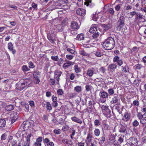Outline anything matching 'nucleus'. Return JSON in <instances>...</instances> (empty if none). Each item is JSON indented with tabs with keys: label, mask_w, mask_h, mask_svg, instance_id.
Instances as JSON below:
<instances>
[{
	"label": "nucleus",
	"mask_w": 146,
	"mask_h": 146,
	"mask_svg": "<svg viewBox=\"0 0 146 146\" xmlns=\"http://www.w3.org/2000/svg\"><path fill=\"white\" fill-rule=\"evenodd\" d=\"M102 45L105 49L108 50H111L115 46V43L114 40L112 38L109 37L105 40Z\"/></svg>",
	"instance_id": "nucleus-1"
},
{
	"label": "nucleus",
	"mask_w": 146,
	"mask_h": 146,
	"mask_svg": "<svg viewBox=\"0 0 146 146\" xmlns=\"http://www.w3.org/2000/svg\"><path fill=\"white\" fill-rule=\"evenodd\" d=\"M99 96L100 98L101 102L103 103H105L106 101V99L108 98V94L105 91L100 92Z\"/></svg>",
	"instance_id": "nucleus-2"
},
{
	"label": "nucleus",
	"mask_w": 146,
	"mask_h": 146,
	"mask_svg": "<svg viewBox=\"0 0 146 146\" xmlns=\"http://www.w3.org/2000/svg\"><path fill=\"white\" fill-rule=\"evenodd\" d=\"M98 72V69L95 67L89 68L87 70V74L90 77H92L94 74H96Z\"/></svg>",
	"instance_id": "nucleus-3"
},
{
	"label": "nucleus",
	"mask_w": 146,
	"mask_h": 146,
	"mask_svg": "<svg viewBox=\"0 0 146 146\" xmlns=\"http://www.w3.org/2000/svg\"><path fill=\"white\" fill-rule=\"evenodd\" d=\"M127 143L129 146H136L137 144V139L133 137H131L128 139Z\"/></svg>",
	"instance_id": "nucleus-4"
},
{
	"label": "nucleus",
	"mask_w": 146,
	"mask_h": 146,
	"mask_svg": "<svg viewBox=\"0 0 146 146\" xmlns=\"http://www.w3.org/2000/svg\"><path fill=\"white\" fill-rule=\"evenodd\" d=\"M28 85V83L25 81L21 83H19L16 85V88L17 89L20 90H22Z\"/></svg>",
	"instance_id": "nucleus-5"
},
{
	"label": "nucleus",
	"mask_w": 146,
	"mask_h": 146,
	"mask_svg": "<svg viewBox=\"0 0 146 146\" xmlns=\"http://www.w3.org/2000/svg\"><path fill=\"white\" fill-rule=\"evenodd\" d=\"M62 74L61 71L58 70H56L54 72V78L56 80V82L58 84L59 81V79L60 77V76Z\"/></svg>",
	"instance_id": "nucleus-6"
},
{
	"label": "nucleus",
	"mask_w": 146,
	"mask_h": 146,
	"mask_svg": "<svg viewBox=\"0 0 146 146\" xmlns=\"http://www.w3.org/2000/svg\"><path fill=\"white\" fill-rule=\"evenodd\" d=\"M11 118L12 122H14L18 118V114L16 112H13L11 115Z\"/></svg>",
	"instance_id": "nucleus-7"
},
{
	"label": "nucleus",
	"mask_w": 146,
	"mask_h": 146,
	"mask_svg": "<svg viewBox=\"0 0 146 146\" xmlns=\"http://www.w3.org/2000/svg\"><path fill=\"white\" fill-rule=\"evenodd\" d=\"M118 130L119 132L121 133H127L126 127L122 124L119 125Z\"/></svg>",
	"instance_id": "nucleus-8"
},
{
	"label": "nucleus",
	"mask_w": 146,
	"mask_h": 146,
	"mask_svg": "<svg viewBox=\"0 0 146 146\" xmlns=\"http://www.w3.org/2000/svg\"><path fill=\"white\" fill-rule=\"evenodd\" d=\"M74 64V62L69 61H68L67 62L64 63L63 65V67L65 69L69 67L71 65H73Z\"/></svg>",
	"instance_id": "nucleus-9"
},
{
	"label": "nucleus",
	"mask_w": 146,
	"mask_h": 146,
	"mask_svg": "<svg viewBox=\"0 0 146 146\" xmlns=\"http://www.w3.org/2000/svg\"><path fill=\"white\" fill-rule=\"evenodd\" d=\"M76 13L79 15H83L86 14V10L83 9L79 8L77 10Z\"/></svg>",
	"instance_id": "nucleus-10"
},
{
	"label": "nucleus",
	"mask_w": 146,
	"mask_h": 146,
	"mask_svg": "<svg viewBox=\"0 0 146 146\" xmlns=\"http://www.w3.org/2000/svg\"><path fill=\"white\" fill-rule=\"evenodd\" d=\"M79 54L83 56H86V58L90 57V54L86 52L84 50L81 49L79 51Z\"/></svg>",
	"instance_id": "nucleus-11"
},
{
	"label": "nucleus",
	"mask_w": 146,
	"mask_h": 146,
	"mask_svg": "<svg viewBox=\"0 0 146 146\" xmlns=\"http://www.w3.org/2000/svg\"><path fill=\"white\" fill-rule=\"evenodd\" d=\"M71 28L74 30L77 29L79 26L78 23L76 22H72L71 23Z\"/></svg>",
	"instance_id": "nucleus-12"
},
{
	"label": "nucleus",
	"mask_w": 146,
	"mask_h": 146,
	"mask_svg": "<svg viewBox=\"0 0 146 146\" xmlns=\"http://www.w3.org/2000/svg\"><path fill=\"white\" fill-rule=\"evenodd\" d=\"M137 19L141 21L144 22L145 21V17L141 13H137Z\"/></svg>",
	"instance_id": "nucleus-13"
},
{
	"label": "nucleus",
	"mask_w": 146,
	"mask_h": 146,
	"mask_svg": "<svg viewBox=\"0 0 146 146\" xmlns=\"http://www.w3.org/2000/svg\"><path fill=\"white\" fill-rule=\"evenodd\" d=\"M103 113L104 115L107 118H110L111 116V111L109 109L103 112Z\"/></svg>",
	"instance_id": "nucleus-14"
},
{
	"label": "nucleus",
	"mask_w": 146,
	"mask_h": 146,
	"mask_svg": "<svg viewBox=\"0 0 146 146\" xmlns=\"http://www.w3.org/2000/svg\"><path fill=\"white\" fill-rule=\"evenodd\" d=\"M71 119L72 121L74 122L80 124H82V121L76 117H71Z\"/></svg>",
	"instance_id": "nucleus-15"
},
{
	"label": "nucleus",
	"mask_w": 146,
	"mask_h": 146,
	"mask_svg": "<svg viewBox=\"0 0 146 146\" xmlns=\"http://www.w3.org/2000/svg\"><path fill=\"white\" fill-rule=\"evenodd\" d=\"M24 128L25 129H27L31 127L30 122L28 121H26L24 122Z\"/></svg>",
	"instance_id": "nucleus-16"
},
{
	"label": "nucleus",
	"mask_w": 146,
	"mask_h": 146,
	"mask_svg": "<svg viewBox=\"0 0 146 146\" xmlns=\"http://www.w3.org/2000/svg\"><path fill=\"white\" fill-rule=\"evenodd\" d=\"M117 67V66L116 64H111L109 65L108 67V70H114Z\"/></svg>",
	"instance_id": "nucleus-17"
},
{
	"label": "nucleus",
	"mask_w": 146,
	"mask_h": 146,
	"mask_svg": "<svg viewBox=\"0 0 146 146\" xmlns=\"http://www.w3.org/2000/svg\"><path fill=\"white\" fill-rule=\"evenodd\" d=\"M89 31L91 33H94L97 31V28L96 25H94L90 28Z\"/></svg>",
	"instance_id": "nucleus-18"
},
{
	"label": "nucleus",
	"mask_w": 146,
	"mask_h": 146,
	"mask_svg": "<svg viewBox=\"0 0 146 146\" xmlns=\"http://www.w3.org/2000/svg\"><path fill=\"white\" fill-rule=\"evenodd\" d=\"M125 18L124 17L121 16L118 21V23L120 25H123L124 24Z\"/></svg>",
	"instance_id": "nucleus-19"
},
{
	"label": "nucleus",
	"mask_w": 146,
	"mask_h": 146,
	"mask_svg": "<svg viewBox=\"0 0 146 146\" xmlns=\"http://www.w3.org/2000/svg\"><path fill=\"white\" fill-rule=\"evenodd\" d=\"M14 109L13 106L12 105L7 106L5 108V110L7 111H10Z\"/></svg>",
	"instance_id": "nucleus-20"
},
{
	"label": "nucleus",
	"mask_w": 146,
	"mask_h": 146,
	"mask_svg": "<svg viewBox=\"0 0 146 146\" xmlns=\"http://www.w3.org/2000/svg\"><path fill=\"white\" fill-rule=\"evenodd\" d=\"M74 69L76 73H79L81 71V69L77 65H75L74 66Z\"/></svg>",
	"instance_id": "nucleus-21"
},
{
	"label": "nucleus",
	"mask_w": 146,
	"mask_h": 146,
	"mask_svg": "<svg viewBox=\"0 0 146 146\" xmlns=\"http://www.w3.org/2000/svg\"><path fill=\"white\" fill-rule=\"evenodd\" d=\"M119 100L117 96H114L112 98V100L111 102L112 104H115L118 102Z\"/></svg>",
	"instance_id": "nucleus-22"
},
{
	"label": "nucleus",
	"mask_w": 146,
	"mask_h": 146,
	"mask_svg": "<svg viewBox=\"0 0 146 146\" xmlns=\"http://www.w3.org/2000/svg\"><path fill=\"white\" fill-rule=\"evenodd\" d=\"M124 117L126 119V121L129 120L130 118L131 114L130 113L125 112L124 115Z\"/></svg>",
	"instance_id": "nucleus-23"
},
{
	"label": "nucleus",
	"mask_w": 146,
	"mask_h": 146,
	"mask_svg": "<svg viewBox=\"0 0 146 146\" xmlns=\"http://www.w3.org/2000/svg\"><path fill=\"white\" fill-rule=\"evenodd\" d=\"M6 121L4 119H0V127H3L6 125Z\"/></svg>",
	"instance_id": "nucleus-24"
},
{
	"label": "nucleus",
	"mask_w": 146,
	"mask_h": 146,
	"mask_svg": "<svg viewBox=\"0 0 146 146\" xmlns=\"http://www.w3.org/2000/svg\"><path fill=\"white\" fill-rule=\"evenodd\" d=\"M77 39L79 40H83L84 39V36L83 34L81 33L78 35L76 37Z\"/></svg>",
	"instance_id": "nucleus-25"
},
{
	"label": "nucleus",
	"mask_w": 146,
	"mask_h": 146,
	"mask_svg": "<svg viewBox=\"0 0 146 146\" xmlns=\"http://www.w3.org/2000/svg\"><path fill=\"white\" fill-rule=\"evenodd\" d=\"M94 54L98 57H101L102 55V53L100 50H98L94 52Z\"/></svg>",
	"instance_id": "nucleus-26"
},
{
	"label": "nucleus",
	"mask_w": 146,
	"mask_h": 146,
	"mask_svg": "<svg viewBox=\"0 0 146 146\" xmlns=\"http://www.w3.org/2000/svg\"><path fill=\"white\" fill-rule=\"evenodd\" d=\"M91 17L92 18V20L95 21H97L98 18V15L95 13V14H93L91 15Z\"/></svg>",
	"instance_id": "nucleus-27"
},
{
	"label": "nucleus",
	"mask_w": 146,
	"mask_h": 146,
	"mask_svg": "<svg viewBox=\"0 0 146 146\" xmlns=\"http://www.w3.org/2000/svg\"><path fill=\"white\" fill-rule=\"evenodd\" d=\"M74 90L78 93H79L82 91V88L80 86H77L74 88Z\"/></svg>",
	"instance_id": "nucleus-28"
},
{
	"label": "nucleus",
	"mask_w": 146,
	"mask_h": 146,
	"mask_svg": "<svg viewBox=\"0 0 146 146\" xmlns=\"http://www.w3.org/2000/svg\"><path fill=\"white\" fill-rule=\"evenodd\" d=\"M101 108L102 109V113L105 111H106L108 109H109L108 108V106L106 105H102L101 106Z\"/></svg>",
	"instance_id": "nucleus-29"
},
{
	"label": "nucleus",
	"mask_w": 146,
	"mask_h": 146,
	"mask_svg": "<svg viewBox=\"0 0 146 146\" xmlns=\"http://www.w3.org/2000/svg\"><path fill=\"white\" fill-rule=\"evenodd\" d=\"M94 135L98 137L100 135V131L98 129H96L94 131Z\"/></svg>",
	"instance_id": "nucleus-30"
},
{
	"label": "nucleus",
	"mask_w": 146,
	"mask_h": 146,
	"mask_svg": "<svg viewBox=\"0 0 146 146\" xmlns=\"http://www.w3.org/2000/svg\"><path fill=\"white\" fill-rule=\"evenodd\" d=\"M22 69L23 72H26L30 70V69L26 65H23L22 67Z\"/></svg>",
	"instance_id": "nucleus-31"
},
{
	"label": "nucleus",
	"mask_w": 146,
	"mask_h": 146,
	"mask_svg": "<svg viewBox=\"0 0 146 146\" xmlns=\"http://www.w3.org/2000/svg\"><path fill=\"white\" fill-rule=\"evenodd\" d=\"M74 57L73 54H67L66 55V58L68 60H72Z\"/></svg>",
	"instance_id": "nucleus-32"
},
{
	"label": "nucleus",
	"mask_w": 146,
	"mask_h": 146,
	"mask_svg": "<svg viewBox=\"0 0 146 146\" xmlns=\"http://www.w3.org/2000/svg\"><path fill=\"white\" fill-rule=\"evenodd\" d=\"M122 70L123 71L125 72H127L129 71V69L128 67L127 66H125V67L123 66H121Z\"/></svg>",
	"instance_id": "nucleus-33"
},
{
	"label": "nucleus",
	"mask_w": 146,
	"mask_h": 146,
	"mask_svg": "<svg viewBox=\"0 0 146 146\" xmlns=\"http://www.w3.org/2000/svg\"><path fill=\"white\" fill-rule=\"evenodd\" d=\"M66 50L67 51L69 52L70 53L73 54V55H75L76 54V52L72 49L69 48H67Z\"/></svg>",
	"instance_id": "nucleus-34"
},
{
	"label": "nucleus",
	"mask_w": 146,
	"mask_h": 146,
	"mask_svg": "<svg viewBox=\"0 0 146 146\" xmlns=\"http://www.w3.org/2000/svg\"><path fill=\"white\" fill-rule=\"evenodd\" d=\"M46 108L49 110H51L52 109L51 105L49 102H46Z\"/></svg>",
	"instance_id": "nucleus-35"
},
{
	"label": "nucleus",
	"mask_w": 146,
	"mask_h": 146,
	"mask_svg": "<svg viewBox=\"0 0 146 146\" xmlns=\"http://www.w3.org/2000/svg\"><path fill=\"white\" fill-rule=\"evenodd\" d=\"M92 138V135L90 133H89L88 134L86 139L88 140V141L90 142L91 141Z\"/></svg>",
	"instance_id": "nucleus-36"
},
{
	"label": "nucleus",
	"mask_w": 146,
	"mask_h": 146,
	"mask_svg": "<svg viewBox=\"0 0 146 146\" xmlns=\"http://www.w3.org/2000/svg\"><path fill=\"white\" fill-rule=\"evenodd\" d=\"M8 48L10 50H12L13 48V46L11 42H9L8 44Z\"/></svg>",
	"instance_id": "nucleus-37"
},
{
	"label": "nucleus",
	"mask_w": 146,
	"mask_h": 146,
	"mask_svg": "<svg viewBox=\"0 0 146 146\" xmlns=\"http://www.w3.org/2000/svg\"><path fill=\"white\" fill-rule=\"evenodd\" d=\"M39 77L34 78V82L36 84H38L40 82Z\"/></svg>",
	"instance_id": "nucleus-38"
},
{
	"label": "nucleus",
	"mask_w": 146,
	"mask_h": 146,
	"mask_svg": "<svg viewBox=\"0 0 146 146\" xmlns=\"http://www.w3.org/2000/svg\"><path fill=\"white\" fill-rule=\"evenodd\" d=\"M32 134L31 133H29L27 136L25 137L26 140L30 142L31 137Z\"/></svg>",
	"instance_id": "nucleus-39"
},
{
	"label": "nucleus",
	"mask_w": 146,
	"mask_h": 146,
	"mask_svg": "<svg viewBox=\"0 0 146 146\" xmlns=\"http://www.w3.org/2000/svg\"><path fill=\"white\" fill-rule=\"evenodd\" d=\"M124 136L123 135H122L120 136H119L118 140L119 141L120 143H122L123 142V140Z\"/></svg>",
	"instance_id": "nucleus-40"
},
{
	"label": "nucleus",
	"mask_w": 146,
	"mask_h": 146,
	"mask_svg": "<svg viewBox=\"0 0 146 146\" xmlns=\"http://www.w3.org/2000/svg\"><path fill=\"white\" fill-rule=\"evenodd\" d=\"M54 132L56 134H60L61 133L60 130L58 129H56L54 130Z\"/></svg>",
	"instance_id": "nucleus-41"
},
{
	"label": "nucleus",
	"mask_w": 146,
	"mask_h": 146,
	"mask_svg": "<svg viewBox=\"0 0 146 146\" xmlns=\"http://www.w3.org/2000/svg\"><path fill=\"white\" fill-rule=\"evenodd\" d=\"M108 92L109 94L110 95H113L114 93V90L112 88H110L108 90Z\"/></svg>",
	"instance_id": "nucleus-42"
},
{
	"label": "nucleus",
	"mask_w": 146,
	"mask_h": 146,
	"mask_svg": "<svg viewBox=\"0 0 146 146\" xmlns=\"http://www.w3.org/2000/svg\"><path fill=\"white\" fill-rule=\"evenodd\" d=\"M100 124V122L99 120L98 119H96L94 121V125L96 126H98Z\"/></svg>",
	"instance_id": "nucleus-43"
},
{
	"label": "nucleus",
	"mask_w": 146,
	"mask_h": 146,
	"mask_svg": "<svg viewBox=\"0 0 146 146\" xmlns=\"http://www.w3.org/2000/svg\"><path fill=\"white\" fill-rule=\"evenodd\" d=\"M135 68L136 69H138V70L140 69L143 67L142 65L141 64H137L136 65H135Z\"/></svg>",
	"instance_id": "nucleus-44"
},
{
	"label": "nucleus",
	"mask_w": 146,
	"mask_h": 146,
	"mask_svg": "<svg viewBox=\"0 0 146 146\" xmlns=\"http://www.w3.org/2000/svg\"><path fill=\"white\" fill-rule=\"evenodd\" d=\"M140 123L142 124H145L146 123V118L145 117H143L140 120Z\"/></svg>",
	"instance_id": "nucleus-45"
},
{
	"label": "nucleus",
	"mask_w": 146,
	"mask_h": 146,
	"mask_svg": "<svg viewBox=\"0 0 146 146\" xmlns=\"http://www.w3.org/2000/svg\"><path fill=\"white\" fill-rule=\"evenodd\" d=\"M57 93L59 95H62L63 94V92L62 89H59L57 90Z\"/></svg>",
	"instance_id": "nucleus-46"
},
{
	"label": "nucleus",
	"mask_w": 146,
	"mask_h": 146,
	"mask_svg": "<svg viewBox=\"0 0 146 146\" xmlns=\"http://www.w3.org/2000/svg\"><path fill=\"white\" fill-rule=\"evenodd\" d=\"M17 7L15 6H14V5H9V6H7L6 7V8H7L9 10H10V9H9L11 8H13L14 9H15L17 8Z\"/></svg>",
	"instance_id": "nucleus-47"
},
{
	"label": "nucleus",
	"mask_w": 146,
	"mask_h": 146,
	"mask_svg": "<svg viewBox=\"0 0 146 146\" xmlns=\"http://www.w3.org/2000/svg\"><path fill=\"white\" fill-rule=\"evenodd\" d=\"M81 98L80 97L78 96L77 99L76 100V103L77 105H78L81 101Z\"/></svg>",
	"instance_id": "nucleus-48"
},
{
	"label": "nucleus",
	"mask_w": 146,
	"mask_h": 146,
	"mask_svg": "<svg viewBox=\"0 0 146 146\" xmlns=\"http://www.w3.org/2000/svg\"><path fill=\"white\" fill-rule=\"evenodd\" d=\"M65 5H64L60 4V5H56L55 7V9H62Z\"/></svg>",
	"instance_id": "nucleus-49"
},
{
	"label": "nucleus",
	"mask_w": 146,
	"mask_h": 146,
	"mask_svg": "<svg viewBox=\"0 0 146 146\" xmlns=\"http://www.w3.org/2000/svg\"><path fill=\"white\" fill-rule=\"evenodd\" d=\"M68 1L67 0H61L60 1V4L64 5L68 3Z\"/></svg>",
	"instance_id": "nucleus-50"
},
{
	"label": "nucleus",
	"mask_w": 146,
	"mask_h": 146,
	"mask_svg": "<svg viewBox=\"0 0 146 146\" xmlns=\"http://www.w3.org/2000/svg\"><path fill=\"white\" fill-rule=\"evenodd\" d=\"M11 146H17V141L15 140H13L11 142Z\"/></svg>",
	"instance_id": "nucleus-51"
},
{
	"label": "nucleus",
	"mask_w": 146,
	"mask_h": 146,
	"mask_svg": "<svg viewBox=\"0 0 146 146\" xmlns=\"http://www.w3.org/2000/svg\"><path fill=\"white\" fill-rule=\"evenodd\" d=\"M139 124V123L138 121L135 120L133 122V124L134 126L135 127H137V126Z\"/></svg>",
	"instance_id": "nucleus-52"
},
{
	"label": "nucleus",
	"mask_w": 146,
	"mask_h": 146,
	"mask_svg": "<svg viewBox=\"0 0 146 146\" xmlns=\"http://www.w3.org/2000/svg\"><path fill=\"white\" fill-rule=\"evenodd\" d=\"M119 60V58L118 56H115L113 58V62H117Z\"/></svg>",
	"instance_id": "nucleus-53"
},
{
	"label": "nucleus",
	"mask_w": 146,
	"mask_h": 146,
	"mask_svg": "<svg viewBox=\"0 0 146 146\" xmlns=\"http://www.w3.org/2000/svg\"><path fill=\"white\" fill-rule=\"evenodd\" d=\"M133 105L135 106H139V102L137 100H134L133 103Z\"/></svg>",
	"instance_id": "nucleus-54"
},
{
	"label": "nucleus",
	"mask_w": 146,
	"mask_h": 146,
	"mask_svg": "<svg viewBox=\"0 0 146 146\" xmlns=\"http://www.w3.org/2000/svg\"><path fill=\"white\" fill-rule=\"evenodd\" d=\"M28 64L29 65V67L30 68H33L35 67V65L32 62H29V63Z\"/></svg>",
	"instance_id": "nucleus-55"
},
{
	"label": "nucleus",
	"mask_w": 146,
	"mask_h": 146,
	"mask_svg": "<svg viewBox=\"0 0 146 146\" xmlns=\"http://www.w3.org/2000/svg\"><path fill=\"white\" fill-rule=\"evenodd\" d=\"M75 77V74L73 73H72L70 74V78L71 80H74Z\"/></svg>",
	"instance_id": "nucleus-56"
},
{
	"label": "nucleus",
	"mask_w": 146,
	"mask_h": 146,
	"mask_svg": "<svg viewBox=\"0 0 146 146\" xmlns=\"http://www.w3.org/2000/svg\"><path fill=\"white\" fill-rule=\"evenodd\" d=\"M48 38L50 41L52 43H53L54 42V41L53 39L49 35L47 36Z\"/></svg>",
	"instance_id": "nucleus-57"
},
{
	"label": "nucleus",
	"mask_w": 146,
	"mask_h": 146,
	"mask_svg": "<svg viewBox=\"0 0 146 146\" xmlns=\"http://www.w3.org/2000/svg\"><path fill=\"white\" fill-rule=\"evenodd\" d=\"M100 141L102 143H103L105 140V138L104 137H102L100 139Z\"/></svg>",
	"instance_id": "nucleus-58"
},
{
	"label": "nucleus",
	"mask_w": 146,
	"mask_h": 146,
	"mask_svg": "<svg viewBox=\"0 0 146 146\" xmlns=\"http://www.w3.org/2000/svg\"><path fill=\"white\" fill-rule=\"evenodd\" d=\"M30 142L26 140L24 142L23 145L24 146H29Z\"/></svg>",
	"instance_id": "nucleus-59"
},
{
	"label": "nucleus",
	"mask_w": 146,
	"mask_h": 146,
	"mask_svg": "<svg viewBox=\"0 0 146 146\" xmlns=\"http://www.w3.org/2000/svg\"><path fill=\"white\" fill-rule=\"evenodd\" d=\"M7 137V135L4 134L2 135L1 137V140H5Z\"/></svg>",
	"instance_id": "nucleus-60"
},
{
	"label": "nucleus",
	"mask_w": 146,
	"mask_h": 146,
	"mask_svg": "<svg viewBox=\"0 0 146 146\" xmlns=\"http://www.w3.org/2000/svg\"><path fill=\"white\" fill-rule=\"evenodd\" d=\"M51 58L53 60L57 61L58 60V57L57 56H52L51 57Z\"/></svg>",
	"instance_id": "nucleus-61"
},
{
	"label": "nucleus",
	"mask_w": 146,
	"mask_h": 146,
	"mask_svg": "<svg viewBox=\"0 0 146 146\" xmlns=\"http://www.w3.org/2000/svg\"><path fill=\"white\" fill-rule=\"evenodd\" d=\"M121 8V6L120 5H116L115 7V10L117 11H119Z\"/></svg>",
	"instance_id": "nucleus-62"
},
{
	"label": "nucleus",
	"mask_w": 146,
	"mask_h": 146,
	"mask_svg": "<svg viewBox=\"0 0 146 146\" xmlns=\"http://www.w3.org/2000/svg\"><path fill=\"white\" fill-rule=\"evenodd\" d=\"M34 78L39 77V73L38 72H35L33 74Z\"/></svg>",
	"instance_id": "nucleus-63"
},
{
	"label": "nucleus",
	"mask_w": 146,
	"mask_h": 146,
	"mask_svg": "<svg viewBox=\"0 0 146 146\" xmlns=\"http://www.w3.org/2000/svg\"><path fill=\"white\" fill-rule=\"evenodd\" d=\"M47 146H54V143L52 142H50L46 144Z\"/></svg>",
	"instance_id": "nucleus-64"
}]
</instances>
